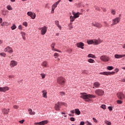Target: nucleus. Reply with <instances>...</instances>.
<instances>
[{"label":"nucleus","mask_w":125,"mask_h":125,"mask_svg":"<svg viewBox=\"0 0 125 125\" xmlns=\"http://www.w3.org/2000/svg\"><path fill=\"white\" fill-rule=\"evenodd\" d=\"M81 98H82L83 99H85V102H89L90 101V100L89 98H95V96L93 95H90V94H86V93H81ZM88 99V100H86Z\"/></svg>","instance_id":"1"},{"label":"nucleus","mask_w":125,"mask_h":125,"mask_svg":"<svg viewBox=\"0 0 125 125\" xmlns=\"http://www.w3.org/2000/svg\"><path fill=\"white\" fill-rule=\"evenodd\" d=\"M57 83L61 85H64L66 83V79L63 77H59L57 79Z\"/></svg>","instance_id":"2"},{"label":"nucleus","mask_w":125,"mask_h":125,"mask_svg":"<svg viewBox=\"0 0 125 125\" xmlns=\"http://www.w3.org/2000/svg\"><path fill=\"white\" fill-rule=\"evenodd\" d=\"M102 42L100 39H98V40H88L87 41L88 44H99V43H101Z\"/></svg>","instance_id":"3"},{"label":"nucleus","mask_w":125,"mask_h":125,"mask_svg":"<svg viewBox=\"0 0 125 125\" xmlns=\"http://www.w3.org/2000/svg\"><path fill=\"white\" fill-rule=\"evenodd\" d=\"M62 105H64V106H66L67 105L64 103H61L60 102H58L57 104H55V109L56 110V111H59L60 110V107L62 106Z\"/></svg>","instance_id":"4"},{"label":"nucleus","mask_w":125,"mask_h":125,"mask_svg":"<svg viewBox=\"0 0 125 125\" xmlns=\"http://www.w3.org/2000/svg\"><path fill=\"white\" fill-rule=\"evenodd\" d=\"M95 93L98 96H103L104 95V91L102 89H97L95 90Z\"/></svg>","instance_id":"5"},{"label":"nucleus","mask_w":125,"mask_h":125,"mask_svg":"<svg viewBox=\"0 0 125 125\" xmlns=\"http://www.w3.org/2000/svg\"><path fill=\"white\" fill-rule=\"evenodd\" d=\"M121 21L120 17H117L114 19H112V23L111 24V26H114V25H117L118 23H120Z\"/></svg>","instance_id":"6"},{"label":"nucleus","mask_w":125,"mask_h":125,"mask_svg":"<svg viewBox=\"0 0 125 125\" xmlns=\"http://www.w3.org/2000/svg\"><path fill=\"white\" fill-rule=\"evenodd\" d=\"M39 30H41V35L43 36V35H45V33L47 31V27L43 26L42 28H39Z\"/></svg>","instance_id":"7"},{"label":"nucleus","mask_w":125,"mask_h":125,"mask_svg":"<svg viewBox=\"0 0 125 125\" xmlns=\"http://www.w3.org/2000/svg\"><path fill=\"white\" fill-rule=\"evenodd\" d=\"M101 60L104 61V62H108L110 60L109 57L106 56V55H103L100 57Z\"/></svg>","instance_id":"8"},{"label":"nucleus","mask_w":125,"mask_h":125,"mask_svg":"<svg viewBox=\"0 0 125 125\" xmlns=\"http://www.w3.org/2000/svg\"><path fill=\"white\" fill-rule=\"evenodd\" d=\"M115 72H104L100 73V75H104V76H111V75H114Z\"/></svg>","instance_id":"9"},{"label":"nucleus","mask_w":125,"mask_h":125,"mask_svg":"<svg viewBox=\"0 0 125 125\" xmlns=\"http://www.w3.org/2000/svg\"><path fill=\"white\" fill-rule=\"evenodd\" d=\"M18 64V62L15 60H12L10 61V66L11 68H13V67H15V66H16Z\"/></svg>","instance_id":"10"},{"label":"nucleus","mask_w":125,"mask_h":125,"mask_svg":"<svg viewBox=\"0 0 125 125\" xmlns=\"http://www.w3.org/2000/svg\"><path fill=\"white\" fill-rule=\"evenodd\" d=\"M117 97L119 99H121V100H123V99H125V95L123 93L119 92L117 94Z\"/></svg>","instance_id":"11"},{"label":"nucleus","mask_w":125,"mask_h":125,"mask_svg":"<svg viewBox=\"0 0 125 125\" xmlns=\"http://www.w3.org/2000/svg\"><path fill=\"white\" fill-rule=\"evenodd\" d=\"M27 15L30 16L32 19H35V18H36V14L35 13H33L32 12H28Z\"/></svg>","instance_id":"12"},{"label":"nucleus","mask_w":125,"mask_h":125,"mask_svg":"<svg viewBox=\"0 0 125 125\" xmlns=\"http://www.w3.org/2000/svg\"><path fill=\"white\" fill-rule=\"evenodd\" d=\"M9 90V87L7 86H5V87H0V91L1 92H5Z\"/></svg>","instance_id":"13"},{"label":"nucleus","mask_w":125,"mask_h":125,"mask_svg":"<svg viewBox=\"0 0 125 125\" xmlns=\"http://www.w3.org/2000/svg\"><path fill=\"white\" fill-rule=\"evenodd\" d=\"M92 25L94 27H96L97 28H102L103 26L102 24L98 22H92Z\"/></svg>","instance_id":"14"},{"label":"nucleus","mask_w":125,"mask_h":125,"mask_svg":"<svg viewBox=\"0 0 125 125\" xmlns=\"http://www.w3.org/2000/svg\"><path fill=\"white\" fill-rule=\"evenodd\" d=\"M4 51H5V52H9V53H12V52H13L12 48L9 46H8L5 48Z\"/></svg>","instance_id":"15"},{"label":"nucleus","mask_w":125,"mask_h":125,"mask_svg":"<svg viewBox=\"0 0 125 125\" xmlns=\"http://www.w3.org/2000/svg\"><path fill=\"white\" fill-rule=\"evenodd\" d=\"M55 44H56L55 42H53L51 44L52 50L54 51H57L58 52H61V51L59 50H57L54 48V47L55 46Z\"/></svg>","instance_id":"16"},{"label":"nucleus","mask_w":125,"mask_h":125,"mask_svg":"<svg viewBox=\"0 0 125 125\" xmlns=\"http://www.w3.org/2000/svg\"><path fill=\"white\" fill-rule=\"evenodd\" d=\"M72 14L74 17L75 19H76V18H79V17H80V15H81V13H80V12H78L77 13H76L75 12V11H72Z\"/></svg>","instance_id":"17"},{"label":"nucleus","mask_w":125,"mask_h":125,"mask_svg":"<svg viewBox=\"0 0 125 125\" xmlns=\"http://www.w3.org/2000/svg\"><path fill=\"white\" fill-rule=\"evenodd\" d=\"M77 47H79V48H81L82 49H83V46H84V44L82 42H79L77 43Z\"/></svg>","instance_id":"18"},{"label":"nucleus","mask_w":125,"mask_h":125,"mask_svg":"<svg viewBox=\"0 0 125 125\" xmlns=\"http://www.w3.org/2000/svg\"><path fill=\"white\" fill-rule=\"evenodd\" d=\"M10 109H6V108H3L2 110V113H3L4 115H7L8 113H9V111Z\"/></svg>","instance_id":"19"},{"label":"nucleus","mask_w":125,"mask_h":125,"mask_svg":"<svg viewBox=\"0 0 125 125\" xmlns=\"http://www.w3.org/2000/svg\"><path fill=\"white\" fill-rule=\"evenodd\" d=\"M41 65L42 66V67L46 68L47 67V66H48V62H47V61H44L42 62Z\"/></svg>","instance_id":"20"},{"label":"nucleus","mask_w":125,"mask_h":125,"mask_svg":"<svg viewBox=\"0 0 125 125\" xmlns=\"http://www.w3.org/2000/svg\"><path fill=\"white\" fill-rule=\"evenodd\" d=\"M42 96L44 97V98H47V92L45 90H42Z\"/></svg>","instance_id":"21"},{"label":"nucleus","mask_w":125,"mask_h":125,"mask_svg":"<svg viewBox=\"0 0 125 125\" xmlns=\"http://www.w3.org/2000/svg\"><path fill=\"white\" fill-rule=\"evenodd\" d=\"M93 85L95 87L98 88V87H99V86H100V83L99 82H96L94 83Z\"/></svg>","instance_id":"22"},{"label":"nucleus","mask_w":125,"mask_h":125,"mask_svg":"<svg viewBox=\"0 0 125 125\" xmlns=\"http://www.w3.org/2000/svg\"><path fill=\"white\" fill-rule=\"evenodd\" d=\"M48 123V121L47 120H44L42 121V122H39V125H46Z\"/></svg>","instance_id":"23"},{"label":"nucleus","mask_w":125,"mask_h":125,"mask_svg":"<svg viewBox=\"0 0 125 125\" xmlns=\"http://www.w3.org/2000/svg\"><path fill=\"white\" fill-rule=\"evenodd\" d=\"M88 58H96V57H95V55L91 54H89L87 55Z\"/></svg>","instance_id":"24"},{"label":"nucleus","mask_w":125,"mask_h":125,"mask_svg":"<svg viewBox=\"0 0 125 125\" xmlns=\"http://www.w3.org/2000/svg\"><path fill=\"white\" fill-rule=\"evenodd\" d=\"M28 112L30 115H35V112L33 111V110L31 108L28 109Z\"/></svg>","instance_id":"25"},{"label":"nucleus","mask_w":125,"mask_h":125,"mask_svg":"<svg viewBox=\"0 0 125 125\" xmlns=\"http://www.w3.org/2000/svg\"><path fill=\"white\" fill-rule=\"evenodd\" d=\"M75 113L77 115H81V111L79 109H75Z\"/></svg>","instance_id":"26"},{"label":"nucleus","mask_w":125,"mask_h":125,"mask_svg":"<svg viewBox=\"0 0 125 125\" xmlns=\"http://www.w3.org/2000/svg\"><path fill=\"white\" fill-rule=\"evenodd\" d=\"M70 22H74L75 19H76L75 18V17L74 16H70Z\"/></svg>","instance_id":"27"},{"label":"nucleus","mask_w":125,"mask_h":125,"mask_svg":"<svg viewBox=\"0 0 125 125\" xmlns=\"http://www.w3.org/2000/svg\"><path fill=\"white\" fill-rule=\"evenodd\" d=\"M88 62H89V63H95V61L92 59H89L88 60Z\"/></svg>","instance_id":"28"},{"label":"nucleus","mask_w":125,"mask_h":125,"mask_svg":"<svg viewBox=\"0 0 125 125\" xmlns=\"http://www.w3.org/2000/svg\"><path fill=\"white\" fill-rule=\"evenodd\" d=\"M104 123H105V124H106V125H112V123H111V122H110L109 121H107V120H105V121H104Z\"/></svg>","instance_id":"29"},{"label":"nucleus","mask_w":125,"mask_h":125,"mask_svg":"<svg viewBox=\"0 0 125 125\" xmlns=\"http://www.w3.org/2000/svg\"><path fill=\"white\" fill-rule=\"evenodd\" d=\"M65 93L64 92H60L59 93V95L60 96H65Z\"/></svg>","instance_id":"30"},{"label":"nucleus","mask_w":125,"mask_h":125,"mask_svg":"<svg viewBox=\"0 0 125 125\" xmlns=\"http://www.w3.org/2000/svg\"><path fill=\"white\" fill-rule=\"evenodd\" d=\"M7 9L8 10H12V7L10 5L7 6Z\"/></svg>","instance_id":"31"},{"label":"nucleus","mask_w":125,"mask_h":125,"mask_svg":"<svg viewBox=\"0 0 125 125\" xmlns=\"http://www.w3.org/2000/svg\"><path fill=\"white\" fill-rule=\"evenodd\" d=\"M114 69V67L113 66H107V69L109 70V71H111V70H113Z\"/></svg>","instance_id":"32"},{"label":"nucleus","mask_w":125,"mask_h":125,"mask_svg":"<svg viewBox=\"0 0 125 125\" xmlns=\"http://www.w3.org/2000/svg\"><path fill=\"white\" fill-rule=\"evenodd\" d=\"M95 10H97L98 11H100V8L97 6H95Z\"/></svg>","instance_id":"33"},{"label":"nucleus","mask_w":125,"mask_h":125,"mask_svg":"<svg viewBox=\"0 0 125 125\" xmlns=\"http://www.w3.org/2000/svg\"><path fill=\"white\" fill-rule=\"evenodd\" d=\"M56 26H57V27H58L60 30L62 29V27H61V25H59V23H58V24L56 25Z\"/></svg>","instance_id":"34"},{"label":"nucleus","mask_w":125,"mask_h":125,"mask_svg":"<svg viewBox=\"0 0 125 125\" xmlns=\"http://www.w3.org/2000/svg\"><path fill=\"white\" fill-rule=\"evenodd\" d=\"M12 30H15L16 29V25L15 24H13V26L11 27Z\"/></svg>","instance_id":"35"},{"label":"nucleus","mask_w":125,"mask_h":125,"mask_svg":"<svg viewBox=\"0 0 125 125\" xmlns=\"http://www.w3.org/2000/svg\"><path fill=\"white\" fill-rule=\"evenodd\" d=\"M54 56H55V58H57V57L59 56V54L55 53V54H54Z\"/></svg>","instance_id":"36"},{"label":"nucleus","mask_w":125,"mask_h":125,"mask_svg":"<svg viewBox=\"0 0 125 125\" xmlns=\"http://www.w3.org/2000/svg\"><path fill=\"white\" fill-rule=\"evenodd\" d=\"M40 75L41 76L42 79H44L45 78V75L43 73H41Z\"/></svg>","instance_id":"37"},{"label":"nucleus","mask_w":125,"mask_h":125,"mask_svg":"<svg viewBox=\"0 0 125 125\" xmlns=\"http://www.w3.org/2000/svg\"><path fill=\"white\" fill-rule=\"evenodd\" d=\"M104 27H109V24H108L107 22L104 21Z\"/></svg>","instance_id":"38"},{"label":"nucleus","mask_w":125,"mask_h":125,"mask_svg":"<svg viewBox=\"0 0 125 125\" xmlns=\"http://www.w3.org/2000/svg\"><path fill=\"white\" fill-rule=\"evenodd\" d=\"M101 107H102V109H104V110H105L106 109V105L105 104H103L101 106Z\"/></svg>","instance_id":"39"},{"label":"nucleus","mask_w":125,"mask_h":125,"mask_svg":"<svg viewBox=\"0 0 125 125\" xmlns=\"http://www.w3.org/2000/svg\"><path fill=\"white\" fill-rule=\"evenodd\" d=\"M1 26H7V22H3L1 24Z\"/></svg>","instance_id":"40"},{"label":"nucleus","mask_w":125,"mask_h":125,"mask_svg":"<svg viewBox=\"0 0 125 125\" xmlns=\"http://www.w3.org/2000/svg\"><path fill=\"white\" fill-rule=\"evenodd\" d=\"M52 7H53V8L55 9L56 8V7H57V5L55 3L54 4H53Z\"/></svg>","instance_id":"41"},{"label":"nucleus","mask_w":125,"mask_h":125,"mask_svg":"<svg viewBox=\"0 0 125 125\" xmlns=\"http://www.w3.org/2000/svg\"><path fill=\"white\" fill-rule=\"evenodd\" d=\"M22 25H23V26H25V27H27V26H28V23H27V22L24 21L23 22Z\"/></svg>","instance_id":"42"},{"label":"nucleus","mask_w":125,"mask_h":125,"mask_svg":"<svg viewBox=\"0 0 125 125\" xmlns=\"http://www.w3.org/2000/svg\"><path fill=\"white\" fill-rule=\"evenodd\" d=\"M21 34L22 37H25V36L26 35V33L24 32H21Z\"/></svg>","instance_id":"43"},{"label":"nucleus","mask_w":125,"mask_h":125,"mask_svg":"<svg viewBox=\"0 0 125 125\" xmlns=\"http://www.w3.org/2000/svg\"><path fill=\"white\" fill-rule=\"evenodd\" d=\"M1 11H2V15H4V16H5V15H6V12H5L4 10H2Z\"/></svg>","instance_id":"44"},{"label":"nucleus","mask_w":125,"mask_h":125,"mask_svg":"<svg viewBox=\"0 0 125 125\" xmlns=\"http://www.w3.org/2000/svg\"><path fill=\"white\" fill-rule=\"evenodd\" d=\"M0 55L1 56H3V57H5V53H0Z\"/></svg>","instance_id":"45"},{"label":"nucleus","mask_w":125,"mask_h":125,"mask_svg":"<svg viewBox=\"0 0 125 125\" xmlns=\"http://www.w3.org/2000/svg\"><path fill=\"white\" fill-rule=\"evenodd\" d=\"M13 107L14 109H18V108H19V106L17 105H14Z\"/></svg>","instance_id":"46"},{"label":"nucleus","mask_w":125,"mask_h":125,"mask_svg":"<svg viewBox=\"0 0 125 125\" xmlns=\"http://www.w3.org/2000/svg\"><path fill=\"white\" fill-rule=\"evenodd\" d=\"M111 13L113 15H115V14H116V11H115V10H112L111 11Z\"/></svg>","instance_id":"47"},{"label":"nucleus","mask_w":125,"mask_h":125,"mask_svg":"<svg viewBox=\"0 0 125 125\" xmlns=\"http://www.w3.org/2000/svg\"><path fill=\"white\" fill-rule=\"evenodd\" d=\"M117 103H118V104H122L123 103V101H122L121 100H118Z\"/></svg>","instance_id":"48"},{"label":"nucleus","mask_w":125,"mask_h":125,"mask_svg":"<svg viewBox=\"0 0 125 125\" xmlns=\"http://www.w3.org/2000/svg\"><path fill=\"white\" fill-rule=\"evenodd\" d=\"M9 79H14V75H10L9 76Z\"/></svg>","instance_id":"49"},{"label":"nucleus","mask_w":125,"mask_h":125,"mask_svg":"<svg viewBox=\"0 0 125 125\" xmlns=\"http://www.w3.org/2000/svg\"><path fill=\"white\" fill-rule=\"evenodd\" d=\"M85 124H86V125H91V123H90L89 122H88V121H86V122H85Z\"/></svg>","instance_id":"50"},{"label":"nucleus","mask_w":125,"mask_h":125,"mask_svg":"<svg viewBox=\"0 0 125 125\" xmlns=\"http://www.w3.org/2000/svg\"><path fill=\"white\" fill-rule=\"evenodd\" d=\"M70 121L71 122H75V118H74V117L70 118Z\"/></svg>","instance_id":"51"},{"label":"nucleus","mask_w":125,"mask_h":125,"mask_svg":"<svg viewBox=\"0 0 125 125\" xmlns=\"http://www.w3.org/2000/svg\"><path fill=\"white\" fill-rule=\"evenodd\" d=\"M108 110H109V111H110L113 110V108H112L111 106H108Z\"/></svg>","instance_id":"52"},{"label":"nucleus","mask_w":125,"mask_h":125,"mask_svg":"<svg viewBox=\"0 0 125 125\" xmlns=\"http://www.w3.org/2000/svg\"><path fill=\"white\" fill-rule=\"evenodd\" d=\"M19 30H22V25H20L18 26Z\"/></svg>","instance_id":"53"},{"label":"nucleus","mask_w":125,"mask_h":125,"mask_svg":"<svg viewBox=\"0 0 125 125\" xmlns=\"http://www.w3.org/2000/svg\"><path fill=\"white\" fill-rule=\"evenodd\" d=\"M55 25H57L58 24H59V21H55Z\"/></svg>","instance_id":"54"},{"label":"nucleus","mask_w":125,"mask_h":125,"mask_svg":"<svg viewBox=\"0 0 125 125\" xmlns=\"http://www.w3.org/2000/svg\"><path fill=\"white\" fill-rule=\"evenodd\" d=\"M60 1H61V0H59L57 2L55 3L57 5H58V4H59V3H60Z\"/></svg>","instance_id":"55"},{"label":"nucleus","mask_w":125,"mask_h":125,"mask_svg":"<svg viewBox=\"0 0 125 125\" xmlns=\"http://www.w3.org/2000/svg\"><path fill=\"white\" fill-rule=\"evenodd\" d=\"M93 121L94 122V123H97V120H96V119L95 118H93Z\"/></svg>","instance_id":"56"},{"label":"nucleus","mask_w":125,"mask_h":125,"mask_svg":"<svg viewBox=\"0 0 125 125\" xmlns=\"http://www.w3.org/2000/svg\"><path fill=\"white\" fill-rule=\"evenodd\" d=\"M24 122H25V120H22L20 121H19V123H20V124H23V123H24Z\"/></svg>","instance_id":"57"},{"label":"nucleus","mask_w":125,"mask_h":125,"mask_svg":"<svg viewBox=\"0 0 125 125\" xmlns=\"http://www.w3.org/2000/svg\"><path fill=\"white\" fill-rule=\"evenodd\" d=\"M54 9H54V8H53V7H52V11H51V13H54Z\"/></svg>","instance_id":"58"},{"label":"nucleus","mask_w":125,"mask_h":125,"mask_svg":"<svg viewBox=\"0 0 125 125\" xmlns=\"http://www.w3.org/2000/svg\"><path fill=\"white\" fill-rule=\"evenodd\" d=\"M80 125H84V122H81L80 123Z\"/></svg>","instance_id":"59"},{"label":"nucleus","mask_w":125,"mask_h":125,"mask_svg":"<svg viewBox=\"0 0 125 125\" xmlns=\"http://www.w3.org/2000/svg\"><path fill=\"white\" fill-rule=\"evenodd\" d=\"M102 10H103V11L104 12H106V10L105 8H102Z\"/></svg>","instance_id":"60"},{"label":"nucleus","mask_w":125,"mask_h":125,"mask_svg":"<svg viewBox=\"0 0 125 125\" xmlns=\"http://www.w3.org/2000/svg\"><path fill=\"white\" fill-rule=\"evenodd\" d=\"M0 23H2V19L0 18Z\"/></svg>","instance_id":"61"},{"label":"nucleus","mask_w":125,"mask_h":125,"mask_svg":"<svg viewBox=\"0 0 125 125\" xmlns=\"http://www.w3.org/2000/svg\"><path fill=\"white\" fill-rule=\"evenodd\" d=\"M3 42V41L2 40H0V44H1Z\"/></svg>","instance_id":"62"},{"label":"nucleus","mask_w":125,"mask_h":125,"mask_svg":"<svg viewBox=\"0 0 125 125\" xmlns=\"http://www.w3.org/2000/svg\"><path fill=\"white\" fill-rule=\"evenodd\" d=\"M71 112L72 113V114H74L75 113V110H71Z\"/></svg>","instance_id":"63"},{"label":"nucleus","mask_w":125,"mask_h":125,"mask_svg":"<svg viewBox=\"0 0 125 125\" xmlns=\"http://www.w3.org/2000/svg\"><path fill=\"white\" fill-rule=\"evenodd\" d=\"M22 39L23 40H26V37H25V36H22Z\"/></svg>","instance_id":"64"}]
</instances>
